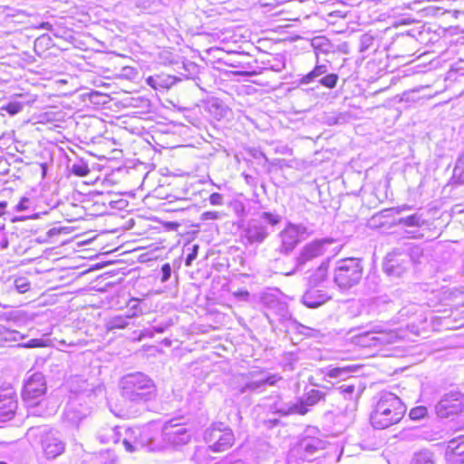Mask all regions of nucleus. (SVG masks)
<instances>
[{
	"label": "nucleus",
	"instance_id": "47",
	"mask_svg": "<svg viewBox=\"0 0 464 464\" xmlns=\"http://www.w3.org/2000/svg\"><path fill=\"white\" fill-rule=\"evenodd\" d=\"M251 155H252V157H253V158H255V159H260V158H262V159H264L266 161H268V158L266 156V154H265L263 151L259 150L253 149V150H251Z\"/></svg>",
	"mask_w": 464,
	"mask_h": 464
},
{
	"label": "nucleus",
	"instance_id": "5",
	"mask_svg": "<svg viewBox=\"0 0 464 464\" xmlns=\"http://www.w3.org/2000/svg\"><path fill=\"white\" fill-rule=\"evenodd\" d=\"M122 389L131 400H142L152 393L155 386L149 377L141 373H135L123 381Z\"/></svg>",
	"mask_w": 464,
	"mask_h": 464
},
{
	"label": "nucleus",
	"instance_id": "30",
	"mask_svg": "<svg viewBox=\"0 0 464 464\" xmlns=\"http://www.w3.org/2000/svg\"><path fill=\"white\" fill-rule=\"evenodd\" d=\"M226 33L222 29L216 27L214 29L208 30L205 27V41L208 40V43L218 42L222 44L226 41Z\"/></svg>",
	"mask_w": 464,
	"mask_h": 464
},
{
	"label": "nucleus",
	"instance_id": "16",
	"mask_svg": "<svg viewBox=\"0 0 464 464\" xmlns=\"http://www.w3.org/2000/svg\"><path fill=\"white\" fill-rule=\"evenodd\" d=\"M178 82L177 77L166 72H160L146 79V82L153 90L164 92L171 89Z\"/></svg>",
	"mask_w": 464,
	"mask_h": 464
},
{
	"label": "nucleus",
	"instance_id": "48",
	"mask_svg": "<svg viewBox=\"0 0 464 464\" xmlns=\"http://www.w3.org/2000/svg\"><path fill=\"white\" fill-rule=\"evenodd\" d=\"M411 208V206L404 204V205H401V206H398V207H396V208H392V210L395 214H398V215H399V214L402 213V212H403V211H405V210H410Z\"/></svg>",
	"mask_w": 464,
	"mask_h": 464
},
{
	"label": "nucleus",
	"instance_id": "26",
	"mask_svg": "<svg viewBox=\"0 0 464 464\" xmlns=\"http://www.w3.org/2000/svg\"><path fill=\"white\" fill-rule=\"evenodd\" d=\"M350 120V114L348 112H326L324 116V121L332 126L337 124H343Z\"/></svg>",
	"mask_w": 464,
	"mask_h": 464
},
{
	"label": "nucleus",
	"instance_id": "24",
	"mask_svg": "<svg viewBox=\"0 0 464 464\" xmlns=\"http://www.w3.org/2000/svg\"><path fill=\"white\" fill-rule=\"evenodd\" d=\"M396 224L399 226L420 228L426 224L425 219L422 218L421 214L414 213L412 215L400 218Z\"/></svg>",
	"mask_w": 464,
	"mask_h": 464
},
{
	"label": "nucleus",
	"instance_id": "52",
	"mask_svg": "<svg viewBox=\"0 0 464 464\" xmlns=\"http://www.w3.org/2000/svg\"><path fill=\"white\" fill-rule=\"evenodd\" d=\"M196 256V250L192 253V254H189L187 257V260H186V265L187 266H189L192 259H194Z\"/></svg>",
	"mask_w": 464,
	"mask_h": 464
},
{
	"label": "nucleus",
	"instance_id": "54",
	"mask_svg": "<svg viewBox=\"0 0 464 464\" xmlns=\"http://www.w3.org/2000/svg\"><path fill=\"white\" fill-rule=\"evenodd\" d=\"M208 137H210L211 139H213V140H214V141H212V140H208L205 138V140H204V142H205V143H212V142H215V141H216V140H218V138H216V137H215L213 134H211V133H208Z\"/></svg>",
	"mask_w": 464,
	"mask_h": 464
},
{
	"label": "nucleus",
	"instance_id": "6",
	"mask_svg": "<svg viewBox=\"0 0 464 464\" xmlns=\"http://www.w3.org/2000/svg\"><path fill=\"white\" fill-rule=\"evenodd\" d=\"M435 411L440 418L461 415L464 412V392L459 390L446 392L437 402Z\"/></svg>",
	"mask_w": 464,
	"mask_h": 464
},
{
	"label": "nucleus",
	"instance_id": "22",
	"mask_svg": "<svg viewBox=\"0 0 464 464\" xmlns=\"http://www.w3.org/2000/svg\"><path fill=\"white\" fill-rule=\"evenodd\" d=\"M359 381L357 379H348L347 382H344L338 386L336 390L345 398V399H355L357 400L360 397L361 391L358 387Z\"/></svg>",
	"mask_w": 464,
	"mask_h": 464
},
{
	"label": "nucleus",
	"instance_id": "4",
	"mask_svg": "<svg viewBox=\"0 0 464 464\" xmlns=\"http://www.w3.org/2000/svg\"><path fill=\"white\" fill-rule=\"evenodd\" d=\"M260 302L265 309V314L272 326L276 321L285 323L292 319L287 303L283 301L276 295L264 293L261 295Z\"/></svg>",
	"mask_w": 464,
	"mask_h": 464
},
{
	"label": "nucleus",
	"instance_id": "40",
	"mask_svg": "<svg viewBox=\"0 0 464 464\" xmlns=\"http://www.w3.org/2000/svg\"><path fill=\"white\" fill-rule=\"evenodd\" d=\"M23 105L20 102H9L1 109L7 111L10 115L17 114L22 111Z\"/></svg>",
	"mask_w": 464,
	"mask_h": 464
},
{
	"label": "nucleus",
	"instance_id": "10",
	"mask_svg": "<svg viewBox=\"0 0 464 464\" xmlns=\"http://www.w3.org/2000/svg\"><path fill=\"white\" fill-rule=\"evenodd\" d=\"M306 231L303 225L289 223L278 235L280 246L276 249L281 254H290L300 242V237Z\"/></svg>",
	"mask_w": 464,
	"mask_h": 464
},
{
	"label": "nucleus",
	"instance_id": "37",
	"mask_svg": "<svg viewBox=\"0 0 464 464\" xmlns=\"http://www.w3.org/2000/svg\"><path fill=\"white\" fill-rule=\"evenodd\" d=\"M295 328L296 332L300 334L305 335L307 337H316L318 334V331L305 325H303L297 322H294Z\"/></svg>",
	"mask_w": 464,
	"mask_h": 464
},
{
	"label": "nucleus",
	"instance_id": "38",
	"mask_svg": "<svg viewBox=\"0 0 464 464\" xmlns=\"http://www.w3.org/2000/svg\"><path fill=\"white\" fill-rule=\"evenodd\" d=\"M206 53L208 57L212 56L217 62L220 63L224 60V56L226 55L223 49L219 46H211L206 50Z\"/></svg>",
	"mask_w": 464,
	"mask_h": 464
},
{
	"label": "nucleus",
	"instance_id": "57",
	"mask_svg": "<svg viewBox=\"0 0 464 464\" xmlns=\"http://www.w3.org/2000/svg\"><path fill=\"white\" fill-rule=\"evenodd\" d=\"M402 40H408L411 43H414V40L412 38H410V37H402Z\"/></svg>",
	"mask_w": 464,
	"mask_h": 464
},
{
	"label": "nucleus",
	"instance_id": "41",
	"mask_svg": "<svg viewBox=\"0 0 464 464\" xmlns=\"http://www.w3.org/2000/svg\"><path fill=\"white\" fill-rule=\"evenodd\" d=\"M122 443H123L125 450L130 453L135 452L138 450L139 444H140L137 441L136 438H134L133 440H130V439L125 438L123 440Z\"/></svg>",
	"mask_w": 464,
	"mask_h": 464
},
{
	"label": "nucleus",
	"instance_id": "14",
	"mask_svg": "<svg viewBox=\"0 0 464 464\" xmlns=\"http://www.w3.org/2000/svg\"><path fill=\"white\" fill-rule=\"evenodd\" d=\"M445 457L450 464L464 463V436L452 439L448 442Z\"/></svg>",
	"mask_w": 464,
	"mask_h": 464
},
{
	"label": "nucleus",
	"instance_id": "11",
	"mask_svg": "<svg viewBox=\"0 0 464 464\" xmlns=\"http://www.w3.org/2000/svg\"><path fill=\"white\" fill-rule=\"evenodd\" d=\"M222 423L218 428H214L209 433V440L207 442L215 440L213 444L208 445V449L214 452H222L228 450L234 443V434L231 430L224 428Z\"/></svg>",
	"mask_w": 464,
	"mask_h": 464
},
{
	"label": "nucleus",
	"instance_id": "55",
	"mask_svg": "<svg viewBox=\"0 0 464 464\" xmlns=\"http://www.w3.org/2000/svg\"><path fill=\"white\" fill-rule=\"evenodd\" d=\"M239 295L243 297L249 296V293L247 291L240 292Z\"/></svg>",
	"mask_w": 464,
	"mask_h": 464
},
{
	"label": "nucleus",
	"instance_id": "9",
	"mask_svg": "<svg viewBox=\"0 0 464 464\" xmlns=\"http://www.w3.org/2000/svg\"><path fill=\"white\" fill-rule=\"evenodd\" d=\"M279 380H281V377H278L276 374H268L264 376L262 373L256 374L251 372L246 382L239 387L238 392L241 395L259 394L264 392L267 386L276 385Z\"/></svg>",
	"mask_w": 464,
	"mask_h": 464
},
{
	"label": "nucleus",
	"instance_id": "21",
	"mask_svg": "<svg viewBox=\"0 0 464 464\" xmlns=\"http://www.w3.org/2000/svg\"><path fill=\"white\" fill-rule=\"evenodd\" d=\"M228 281L225 276H214L211 286L206 298L216 301L222 297V292L227 291Z\"/></svg>",
	"mask_w": 464,
	"mask_h": 464
},
{
	"label": "nucleus",
	"instance_id": "7",
	"mask_svg": "<svg viewBox=\"0 0 464 464\" xmlns=\"http://www.w3.org/2000/svg\"><path fill=\"white\" fill-rule=\"evenodd\" d=\"M411 257L405 251L394 249L385 256L382 270L391 278H400L409 270Z\"/></svg>",
	"mask_w": 464,
	"mask_h": 464
},
{
	"label": "nucleus",
	"instance_id": "15",
	"mask_svg": "<svg viewBox=\"0 0 464 464\" xmlns=\"http://www.w3.org/2000/svg\"><path fill=\"white\" fill-rule=\"evenodd\" d=\"M332 298L325 291L311 286L302 296V303L308 308H317Z\"/></svg>",
	"mask_w": 464,
	"mask_h": 464
},
{
	"label": "nucleus",
	"instance_id": "31",
	"mask_svg": "<svg viewBox=\"0 0 464 464\" xmlns=\"http://www.w3.org/2000/svg\"><path fill=\"white\" fill-rule=\"evenodd\" d=\"M257 219L260 220L265 225H270L271 227H275L281 223L282 216L276 213L264 211L258 215Z\"/></svg>",
	"mask_w": 464,
	"mask_h": 464
},
{
	"label": "nucleus",
	"instance_id": "18",
	"mask_svg": "<svg viewBox=\"0 0 464 464\" xmlns=\"http://www.w3.org/2000/svg\"><path fill=\"white\" fill-rule=\"evenodd\" d=\"M205 110L217 121L227 118L230 113L228 106L222 100L216 97L205 99Z\"/></svg>",
	"mask_w": 464,
	"mask_h": 464
},
{
	"label": "nucleus",
	"instance_id": "49",
	"mask_svg": "<svg viewBox=\"0 0 464 464\" xmlns=\"http://www.w3.org/2000/svg\"><path fill=\"white\" fill-rule=\"evenodd\" d=\"M8 245L5 233L0 229V248H5Z\"/></svg>",
	"mask_w": 464,
	"mask_h": 464
},
{
	"label": "nucleus",
	"instance_id": "50",
	"mask_svg": "<svg viewBox=\"0 0 464 464\" xmlns=\"http://www.w3.org/2000/svg\"><path fill=\"white\" fill-rule=\"evenodd\" d=\"M243 176H244L245 181L248 185H255L256 184V179L254 177H252L251 175L243 174Z\"/></svg>",
	"mask_w": 464,
	"mask_h": 464
},
{
	"label": "nucleus",
	"instance_id": "8",
	"mask_svg": "<svg viewBox=\"0 0 464 464\" xmlns=\"http://www.w3.org/2000/svg\"><path fill=\"white\" fill-rule=\"evenodd\" d=\"M326 442L317 437H304L292 449L291 458L302 462H311L317 458V453L325 449Z\"/></svg>",
	"mask_w": 464,
	"mask_h": 464
},
{
	"label": "nucleus",
	"instance_id": "44",
	"mask_svg": "<svg viewBox=\"0 0 464 464\" xmlns=\"http://www.w3.org/2000/svg\"><path fill=\"white\" fill-rule=\"evenodd\" d=\"M170 274H171V266H170V265L169 263L164 264L161 266V277H160V280L162 282L167 281L170 277Z\"/></svg>",
	"mask_w": 464,
	"mask_h": 464
},
{
	"label": "nucleus",
	"instance_id": "25",
	"mask_svg": "<svg viewBox=\"0 0 464 464\" xmlns=\"http://www.w3.org/2000/svg\"><path fill=\"white\" fill-rule=\"evenodd\" d=\"M411 464H436L434 453L429 450H419L412 455Z\"/></svg>",
	"mask_w": 464,
	"mask_h": 464
},
{
	"label": "nucleus",
	"instance_id": "62",
	"mask_svg": "<svg viewBox=\"0 0 464 464\" xmlns=\"http://www.w3.org/2000/svg\"><path fill=\"white\" fill-rule=\"evenodd\" d=\"M0 464H7V463L5 461H0Z\"/></svg>",
	"mask_w": 464,
	"mask_h": 464
},
{
	"label": "nucleus",
	"instance_id": "51",
	"mask_svg": "<svg viewBox=\"0 0 464 464\" xmlns=\"http://www.w3.org/2000/svg\"><path fill=\"white\" fill-rule=\"evenodd\" d=\"M278 422H279V420H276V419L268 420L266 421V426L269 427V428L276 426L278 424Z\"/></svg>",
	"mask_w": 464,
	"mask_h": 464
},
{
	"label": "nucleus",
	"instance_id": "17",
	"mask_svg": "<svg viewBox=\"0 0 464 464\" xmlns=\"http://www.w3.org/2000/svg\"><path fill=\"white\" fill-rule=\"evenodd\" d=\"M324 253V246L320 241H314L308 245H306L301 251L300 255L296 258V266L295 268L286 273V275H292L294 272L304 266L307 261L323 255Z\"/></svg>",
	"mask_w": 464,
	"mask_h": 464
},
{
	"label": "nucleus",
	"instance_id": "59",
	"mask_svg": "<svg viewBox=\"0 0 464 464\" xmlns=\"http://www.w3.org/2000/svg\"><path fill=\"white\" fill-rule=\"evenodd\" d=\"M458 429L464 430V422L462 424H460Z\"/></svg>",
	"mask_w": 464,
	"mask_h": 464
},
{
	"label": "nucleus",
	"instance_id": "45",
	"mask_svg": "<svg viewBox=\"0 0 464 464\" xmlns=\"http://www.w3.org/2000/svg\"><path fill=\"white\" fill-rule=\"evenodd\" d=\"M224 216L220 211H205V220L208 219H219Z\"/></svg>",
	"mask_w": 464,
	"mask_h": 464
},
{
	"label": "nucleus",
	"instance_id": "29",
	"mask_svg": "<svg viewBox=\"0 0 464 464\" xmlns=\"http://www.w3.org/2000/svg\"><path fill=\"white\" fill-rule=\"evenodd\" d=\"M455 183L464 184V155L458 157L451 178Z\"/></svg>",
	"mask_w": 464,
	"mask_h": 464
},
{
	"label": "nucleus",
	"instance_id": "12",
	"mask_svg": "<svg viewBox=\"0 0 464 464\" xmlns=\"http://www.w3.org/2000/svg\"><path fill=\"white\" fill-rule=\"evenodd\" d=\"M46 392V382L40 374H33L24 383L22 397L24 401L33 402L42 397Z\"/></svg>",
	"mask_w": 464,
	"mask_h": 464
},
{
	"label": "nucleus",
	"instance_id": "61",
	"mask_svg": "<svg viewBox=\"0 0 464 464\" xmlns=\"http://www.w3.org/2000/svg\"><path fill=\"white\" fill-rule=\"evenodd\" d=\"M219 267H224V265L223 264H218V265Z\"/></svg>",
	"mask_w": 464,
	"mask_h": 464
},
{
	"label": "nucleus",
	"instance_id": "42",
	"mask_svg": "<svg viewBox=\"0 0 464 464\" xmlns=\"http://www.w3.org/2000/svg\"><path fill=\"white\" fill-rule=\"evenodd\" d=\"M208 200L213 206H222L224 203V196L218 192H212L209 195Z\"/></svg>",
	"mask_w": 464,
	"mask_h": 464
},
{
	"label": "nucleus",
	"instance_id": "39",
	"mask_svg": "<svg viewBox=\"0 0 464 464\" xmlns=\"http://www.w3.org/2000/svg\"><path fill=\"white\" fill-rule=\"evenodd\" d=\"M428 410L424 406H418L411 410L410 418L411 420H420L427 415Z\"/></svg>",
	"mask_w": 464,
	"mask_h": 464
},
{
	"label": "nucleus",
	"instance_id": "58",
	"mask_svg": "<svg viewBox=\"0 0 464 464\" xmlns=\"http://www.w3.org/2000/svg\"><path fill=\"white\" fill-rule=\"evenodd\" d=\"M213 63L214 61L209 58H208V60H207V58H205V63Z\"/></svg>",
	"mask_w": 464,
	"mask_h": 464
},
{
	"label": "nucleus",
	"instance_id": "1",
	"mask_svg": "<svg viewBox=\"0 0 464 464\" xmlns=\"http://www.w3.org/2000/svg\"><path fill=\"white\" fill-rule=\"evenodd\" d=\"M406 410V406L397 395L382 391L378 394L374 410L371 413V423L374 429H387L397 424L403 418Z\"/></svg>",
	"mask_w": 464,
	"mask_h": 464
},
{
	"label": "nucleus",
	"instance_id": "36",
	"mask_svg": "<svg viewBox=\"0 0 464 464\" xmlns=\"http://www.w3.org/2000/svg\"><path fill=\"white\" fill-rule=\"evenodd\" d=\"M229 207L239 218H244L246 215V207L240 200L235 199L230 201Z\"/></svg>",
	"mask_w": 464,
	"mask_h": 464
},
{
	"label": "nucleus",
	"instance_id": "60",
	"mask_svg": "<svg viewBox=\"0 0 464 464\" xmlns=\"http://www.w3.org/2000/svg\"><path fill=\"white\" fill-rule=\"evenodd\" d=\"M205 260H208V254L205 256Z\"/></svg>",
	"mask_w": 464,
	"mask_h": 464
},
{
	"label": "nucleus",
	"instance_id": "19",
	"mask_svg": "<svg viewBox=\"0 0 464 464\" xmlns=\"http://www.w3.org/2000/svg\"><path fill=\"white\" fill-rule=\"evenodd\" d=\"M44 454L47 459H55L64 450L63 443L53 436H46L43 440Z\"/></svg>",
	"mask_w": 464,
	"mask_h": 464
},
{
	"label": "nucleus",
	"instance_id": "27",
	"mask_svg": "<svg viewBox=\"0 0 464 464\" xmlns=\"http://www.w3.org/2000/svg\"><path fill=\"white\" fill-rule=\"evenodd\" d=\"M327 265L322 264L309 277V285L316 287L327 278Z\"/></svg>",
	"mask_w": 464,
	"mask_h": 464
},
{
	"label": "nucleus",
	"instance_id": "35",
	"mask_svg": "<svg viewBox=\"0 0 464 464\" xmlns=\"http://www.w3.org/2000/svg\"><path fill=\"white\" fill-rule=\"evenodd\" d=\"M210 5L213 7L208 8L205 5V16L206 17H215L217 15L223 14V11L225 10V7L222 6L223 4H218L216 1H208Z\"/></svg>",
	"mask_w": 464,
	"mask_h": 464
},
{
	"label": "nucleus",
	"instance_id": "46",
	"mask_svg": "<svg viewBox=\"0 0 464 464\" xmlns=\"http://www.w3.org/2000/svg\"><path fill=\"white\" fill-rule=\"evenodd\" d=\"M45 344L44 343V341L40 340V339H31L27 343H26V347H30V348H37V347H44Z\"/></svg>",
	"mask_w": 464,
	"mask_h": 464
},
{
	"label": "nucleus",
	"instance_id": "53",
	"mask_svg": "<svg viewBox=\"0 0 464 464\" xmlns=\"http://www.w3.org/2000/svg\"><path fill=\"white\" fill-rule=\"evenodd\" d=\"M6 206H7L6 202H5V201L0 202V216H3L5 214V209Z\"/></svg>",
	"mask_w": 464,
	"mask_h": 464
},
{
	"label": "nucleus",
	"instance_id": "33",
	"mask_svg": "<svg viewBox=\"0 0 464 464\" xmlns=\"http://www.w3.org/2000/svg\"><path fill=\"white\" fill-rule=\"evenodd\" d=\"M90 172L91 169L88 164L83 161L75 163L71 168V173L80 178L86 177Z\"/></svg>",
	"mask_w": 464,
	"mask_h": 464
},
{
	"label": "nucleus",
	"instance_id": "3",
	"mask_svg": "<svg viewBox=\"0 0 464 464\" xmlns=\"http://www.w3.org/2000/svg\"><path fill=\"white\" fill-rule=\"evenodd\" d=\"M325 392L311 389L304 393L301 397L295 399V401L285 403L283 401H276L273 404L275 412L282 416L287 415H305L311 411V408L317 405L321 401H325Z\"/></svg>",
	"mask_w": 464,
	"mask_h": 464
},
{
	"label": "nucleus",
	"instance_id": "20",
	"mask_svg": "<svg viewBox=\"0 0 464 464\" xmlns=\"http://www.w3.org/2000/svg\"><path fill=\"white\" fill-rule=\"evenodd\" d=\"M359 366L357 365H337L335 367L328 368L325 376L333 379H341L347 382L348 379H355L351 374L357 372Z\"/></svg>",
	"mask_w": 464,
	"mask_h": 464
},
{
	"label": "nucleus",
	"instance_id": "34",
	"mask_svg": "<svg viewBox=\"0 0 464 464\" xmlns=\"http://www.w3.org/2000/svg\"><path fill=\"white\" fill-rule=\"evenodd\" d=\"M375 42V37L370 34H364L360 38V47L359 50L361 53H365L373 47Z\"/></svg>",
	"mask_w": 464,
	"mask_h": 464
},
{
	"label": "nucleus",
	"instance_id": "28",
	"mask_svg": "<svg viewBox=\"0 0 464 464\" xmlns=\"http://www.w3.org/2000/svg\"><path fill=\"white\" fill-rule=\"evenodd\" d=\"M312 45L314 48L317 59H318V54L320 53H324V54L329 53L333 48L329 40L324 37L314 38L312 41Z\"/></svg>",
	"mask_w": 464,
	"mask_h": 464
},
{
	"label": "nucleus",
	"instance_id": "13",
	"mask_svg": "<svg viewBox=\"0 0 464 464\" xmlns=\"http://www.w3.org/2000/svg\"><path fill=\"white\" fill-rule=\"evenodd\" d=\"M270 232L266 225L257 218L251 219L245 229V237L250 244H260L266 240Z\"/></svg>",
	"mask_w": 464,
	"mask_h": 464
},
{
	"label": "nucleus",
	"instance_id": "23",
	"mask_svg": "<svg viewBox=\"0 0 464 464\" xmlns=\"http://www.w3.org/2000/svg\"><path fill=\"white\" fill-rule=\"evenodd\" d=\"M326 72H328V65L324 63H317L311 72L300 79L299 82L300 84H308L314 82H318V79L324 76Z\"/></svg>",
	"mask_w": 464,
	"mask_h": 464
},
{
	"label": "nucleus",
	"instance_id": "2",
	"mask_svg": "<svg viewBox=\"0 0 464 464\" xmlns=\"http://www.w3.org/2000/svg\"><path fill=\"white\" fill-rule=\"evenodd\" d=\"M363 275L362 259L349 257L335 263L334 282L342 290H348L357 285Z\"/></svg>",
	"mask_w": 464,
	"mask_h": 464
},
{
	"label": "nucleus",
	"instance_id": "32",
	"mask_svg": "<svg viewBox=\"0 0 464 464\" xmlns=\"http://www.w3.org/2000/svg\"><path fill=\"white\" fill-rule=\"evenodd\" d=\"M338 80L339 76L337 73L326 72L324 76L318 79V82L324 87L333 89L336 86Z\"/></svg>",
	"mask_w": 464,
	"mask_h": 464
},
{
	"label": "nucleus",
	"instance_id": "43",
	"mask_svg": "<svg viewBox=\"0 0 464 464\" xmlns=\"http://www.w3.org/2000/svg\"><path fill=\"white\" fill-rule=\"evenodd\" d=\"M406 252L412 256L411 262H416L417 261L416 257H418L419 256H420L422 254L421 248L418 246H409L407 248Z\"/></svg>",
	"mask_w": 464,
	"mask_h": 464
},
{
	"label": "nucleus",
	"instance_id": "56",
	"mask_svg": "<svg viewBox=\"0 0 464 464\" xmlns=\"http://www.w3.org/2000/svg\"><path fill=\"white\" fill-rule=\"evenodd\" d=\"M211 312L208 311L206 307H205V314H204V316H205V320L207 319L208 315L210 314Z\"/></svg>",
	"mask_w": 464,
	"mask_h": 464
}]
</instances>
